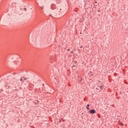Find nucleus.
Returning a JSON list of instances; mask_svg holds the SVG:
<instances>
[{
	"label": "nucleus",
	"instance_id": "6e6552de",
	"mask_svg": "<svg viewBox=\"0 0 128 128\" xmlns=\"http://www.w3.org/2000/svg\"><path fill=\"white\" fill-rule=\"evenodd\" d=\"M95 4H98V2H95Z\"/></svg>",
	"mask_w": 128,
	"mask_h": 128
},
{
	"label": "nucleus",
	"instance_id": "f8f14e48",
	"mask_svg": "<svg viewBox=\"0 0 128 128\" xmlns=\"http://www.w3.org/2000/svg\"><path fill=\"white\" fill-rule=\"evenodd\" d=\"M98 82H100V81L98 80Z\"/></svg>",
	"mask_w": 128,
	"mask_h": 128
},
{
	"label": "nucleus",
	"instance_id": "39448f33",
	"mask_svg": "<svg viewBox=\"0 0 128 128\" xmlns=\"http://www.w3.org/2000/svg\"><path fill=\"white\" fill-rule=\"evenodd\" d=\"M88 106H90V104H87V106H86V108H87V110H90V108H88Z\"/></svg>",
	"mask_w": 128,
	"mask_h": 128
},
{
	"label": "nucleus",
	"instance_id": "1a4fd4ad",
	"mask_svg": "<svg viewBox=\"0 0 128 128\" xmlns=\"http://www.w3.org/2000/svg\"><path fill=\"white\" fill-rule=\"evenodd\" d=\"M68 52H70V49H68Z\"/></svg>",
	"mask_w": 128,
	"mask_h": 128
},
{
	"label": "nucleus",
	"instance_id": "423d86ee",
	"mask_svg": "<svg viewBox=\"0 0 128 128\" xmlns=\"http://www.w3.org/2000/svg\"><path fill=\"white\" fill-rule=\"evenodd\" d=\"M120 126H124V124L122 123H121Z\"/></svg>",
	"mask_w": 128,
	"mask_h": 128
},
{
	"label": "nucleus",
	"instance_id": "20e7f679",
	"mask_svg": "<svg viewBox=\"0 0 128 128\" xmlns=\"http://www.w3.org/2000/svg\"><path fill=\"white\" fill-rule=\"evenodd\" d=\"M99 88H100V90H102L104 88V85L102 84Z\"/></svg>",
	"mask_w": 128,
	"mask_h": 128
},
{
	"label": "nucleus",
	"instance_id": "9b49d317",
	"mask_svg": "<svg viewBox=\"0 0 128 128\" xmlns=\"http://www.w3.org/2000/svg\"><path fill=\"white\" fill-rule=\"evenodd\" d=\"M70 53H71V54H72V52H71Z\"/></svg>",
	"mask_w": 128,
	"mask_h": 128
},
{
	"label": "nucleus",
	"instance_id": "9d476101",
	"mask_svg": "<svg viewBox=\"0 0 128 128\" xmlns=\"http://www.w3.org/2000/svg\"><path fill=\"white\" fill-rule=\"evenodd\" d=\"M41 8H44V7H42Z\"/></svg>",
	"mask_w": 128,
	"mask_h": 128
},
{
	"label": "nucleus",
	"instance_id": "f03ea898",
	"mask_svg": "<svg viewBox=\"0 0 128 128\" xmlns=\"http://www.w3.org/2000/svg\"><path fill=\"white\" fill-rule=\"evenodd\" d=\"M51 8L52 10H54V8H56V5H54V4H52L51 5Z\"/></svg>",
	"mask_w": 128,
	"mask_h": 128
},
{
	"label": "nucleus",
	"instance_id": "ddd939ff",
	"mask_svg": "<svg viewBox=\"0 0 128 128\" xmlns=\"http://www.w3.org/2000/svg\"><path fill=\"white\" fill-rule=\"evenodd\" d=\"M80 48H82V46H81Z\"/></svg>",
	"mask_w": 128,
	"mask_h": 128
},
{
	"label": "nucleus",
	"instance_id": "f257e3e1",
	"mask_svg": "<svg viewBox=\"0 0 128 128\" xmlns=\"http://www.w3.org/2000/svg\"><path fill=\"white\" fill-rule=\"evenodd\" d=\"M89 112L92 114H96V110H91L89 111Z\"/></svg>",
	"mask_w": 128,
	"mask_h": 128
},
{
	"label": "nucleus",
	"instance_id": "7ed1b4c3",
	"mask_svg": "<svg viewBox=\"0 0 128 128\" xmlns=\"http://www.w3.org/2000/svg\"><path fill=\"white\" fill-rule=\"evenodd\" d=\"M26 80V78H24V77H22L20 78V82H24V80Z\"/></svg>",
	"mask_w": 128,
	"mask_h": 128
},
{
	"label": "nucleus",
	"instance_id": "0eeeda50",
	"mask_svg": "<svg viewBox=\"0 0 128 128\" xmlns=\"http://www.w3.org/2000/svg\"><path fill=\"white\" fill-rule=\"evenodd\" d=\"M24 10H26V8H24Z\"/></svg>",
	"mask_w": 128,
	"mask_h": 128
}]
</instances>
